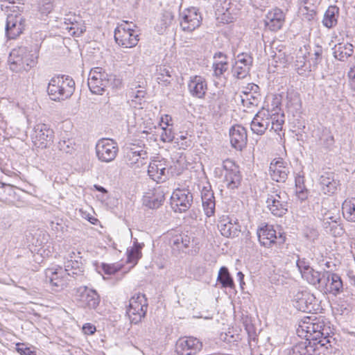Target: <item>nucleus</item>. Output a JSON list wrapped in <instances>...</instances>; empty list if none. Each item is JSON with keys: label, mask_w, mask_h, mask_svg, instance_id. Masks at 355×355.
<instances>
[{"label": "nucleus", "mask_w": 355, "mask_h": 355, "mask_svg": "<svg viewBox=\"0 0 355 355\" xmlns=\"http://www.w3.org/2000/svg\"><path fill=\"white\" fill-rule=\"evenodd\" d=\"M75 91V82L72 78L65 75H57L51 78L47 93L54 101H60L70 98Z\"/></svg>", "instance_id": "nucleus-1"}, {"label": "nucleus", "mask_w": 355, "mask_h": 355, "mask_svg": "<svg viewBox=\"0 0 355 355\" xmlns=\"http://www.w3.org/2000/svg\"><path fill=\"white\" fill-rule=\"evenodd\" d=\"M290 198L288 193L278 186L272 185L267 191L266 207L276 217H282L288 211Z\"/></svg>", "instance_id": "nucleus-2"}, {"label": "nucleus", "mask_w": 355, "mask_h": 355, "mask_svg": "<svg viewBox=\"0 0 355 355\" xmlns=\"http://www.w3.org/2000/svg\"><path fill=\"white\" fill-rule=\"evenodd\" d=\"M115 76L108 74L101 67L92 69L89 74L87 85L93 94H102L108 87H114Z\"/></svg>", "instance_id": "nucleus-3"}, {"label": "nucleus", "mask_w": 355, "mask_h": 355, "mask_svg": "<svg viewBox=\"0 0 355 355\" xmlns=\"http://www.w3.org/2000/svg\"><path fill=\"white\" fill-rule=\"evenodd\" d=\"M321 215L322 226L327 234L334 237H340L344 234L345 230L338 212L335 214L327 208H322Z\"/></svg>", "instance_id": "nucleus-4"}, {"label": "nucleus", "mask_w": 355, "mask_h": 355, "mask_svg": "<svg viewBox=\"0 0 355 355\" xmlns=\"http://www.w3.org/2000/svg\"><path fill=\"white\" fill-rule=\"evenodd\" d=\"M257 234L261 245L266 248H270L273 245H281L286 241L285 233L279 232L277 234L273 225L268 224L259 227Z\"/></svg>", "instance_id": "nucleus-5"}, {"label": "nucleus", "mask_w": 355, "mask_h": 355, "mask_svg": "<svg viewBox=\"0 0 355 355\" xmlns=\"http://www.w3.org/2000/svg\"><path fill=\"white\" fill-rule=\"evenodd\" d=\"M147 307V300L144 294L137 293L133 295L130 300L126 311L130 322L134 324L139 322L146 315Z\"/></svg>", "instance_id": "nucleus-6"}, {"label": "nucleus", "mask_w": 355, "mask_h": 355, "mask_svg": "<svg viewBox=\"0 0 355 355\" xmlns=\"http://www.w3.org/2000/svg\"><path fill=\"white\" fill-rule=\"evenodd\" d=\"M31 139L36 148H49L53 142L54 131L47 124L38 123L34 126Z\"/></svg>", "instance_id": "nucleus-7"}, {"label": "nucleus", "mask_w": 355, "mask_h": 355, "mask_svg": "<svg viewBox=\"0 0 355 355\" xmlns=\"http://www.w3.org/2000/svg\"><path fill=\"white\" fill-rule=\"evenodd\" d=\"M293 305L299 311L311 313L320 309L318 300L308 291H298L293 297Z\"/></svg>", "instance_id": "nucleus-8"}, {"label": "nucleus", "mask_w": 355, "mask_h": 355, "mask_svg": "<svg viewBox=\"0 0 355 355\" xmlns=\"http://www.w3.org/2000/svg\"><path fill=\"white\" fill-rule=\"evenodd\" d=\"M46 281L49 282L55 291H60L67 287L69 282L72 281L69 279L66 270L61 266L55 268H48L45 272Z\"/></svg>", "instance_id": "nucleus-9"}, {"label": "nucleus", "mask_w": 355, "mask_h": 355, "mask_svg": "<svg viewBox=\"0 0 355 355\" xmlns=\"http://www.w3.org/2000/svg\"><path fill=\"white\" fill-rule=\"evenodd\" d=\"M223 168L225 171L224 182H226L227 188L231 190L238 189L242 180L239 166L232 160L227 159L223 162Z\"/></svg>", "instance_id": "nucleus-10"}, {"label": "nucleus", "mask_w": 355, "mask_h": 355, "mask_svg": "<svg viewBox=\"0 0 355 355\" xmlns=\"http://www.w3.org/2000/svg\"><path fill=\"white\" fill-rule=\"evenodd\" d=\"M114 40L122 47L132 48L138 44L139 38L137 31L120 25L114 30Z\"/></svg>", "instance_id": "nucleus-11"}, {"label": "nucleus", "mask_w": 355, "mask_h": 355, "mask_svg": "<svg viewBox=\"0 0 355 355\" xmlns=\"http://www.w3.org/2000/svg\"><path fill=\"white\" fill-rule=\"evenodd\" d=\"M203 347L202 342L193 336L180 338L175 344V351L178 355H196Z\"/></svg>", "instance_id": "nucleus-12"}, {"label": "nucleus", "mask_w": 355, "mask_h": 355, "mask_svg": "<svg viewBox=\"0 0 355 355\" xmlns=\"http://www.w3.org/2000/svg\"><path fill=\"white\" fill-rule=\"evenodd\" d=\"M119 150L117 144L112 139L103 138L96 145V153L99 160L110 162L114 160Z\"/></svg>", "instance_id": "nucleus-13"}, {"label": "nucleus", "mask_w": 355, "mask_h": 355, "mask_svg": "<svg viewBox=\"0 0 355 355\" xmlns=\"http://www.w3.org/2000/svg\"><path fill=\"white\" fill-rule=\"evenodd\" d=\"M76 300L80 305L89 309H95L99 305L101 298L96 290L87 286H80L76 291Z\"/></svg>", "instance_id": "nucleus-14"}, {"label": "nucleus", "mask_w": 355, "mask_h": 355, "mask_svg": "<svg viewBox=\"0 0 355 355\" xmlns=\"http://www.w3.org/2000/svg\"><path fill=\"white\" fill-rule=\"evenodd\" d=\"M171 204L176 212L183 213L189 209L193 201V193L188 189H176L171 196Z\"/></svg>", "instance_id": "nucleus-15"}, {"label": "nucleus", "mask_w": 355, "mask_h": 355, "mask_svg": "<svg viewBox=\"0 0 355 355\" xmlns=\"http://www.w3.org/2000/svg\"><path fill=\"white\" fill-rule=\"evenodd\" d=\"M80 252H72L69 254V259L64 262V270L68 275L74 280L83 282L84 279V268Z\"/></svg>", "instance_id": "nucleus-16"}, {"label": "nucleus", "mask_w": 355, "mask_h": 355, "mask_svg": "<svg viewBox=\"0 0 355 355\" xmlns=\"http://www.w3.org/2000/svg\"><path fill=\"white\" fill-rule=\"evenodd\" d=\"M167 160L158 157L153 159L148 168V174L150 178L157 182H163L168 179L169 171Z\"/></svg>", "instance_id": "nucleus-17"}, {"label": "nucleus", "mask_w": 355, "mask_h": 355, "mask_svg": "<svg viewBox=\"0 0 355 355\" xmlns=\"http://www.w3.org/2000/svg\"><path fill=\"white\" fill-rule=\"evenodd\" d=\"M201 21L198 9L191 7L181 13L180 26L184 31L192 32L200 26Z\"/></svg>", "instance_id": "nucleus-18"}, {"label": "nucleus", "mask_w": 355, "mask_h": 355, "mask_svg": "<svg viewBox=\"0 0 355 355\" xmlns=\"http://www.w3.org/2000/svg\"><path fill=\"white\" fill-rule=\"evenodd\" d=\"M25 19L21 15H9L6 18V33L9 39H15L22 33Z\"/></svg>", "instance_id": "nucleus-19"}, {"label": "nucleus", "mask_w": 355, "mask_h": 355, "mask_svg": "<svg viewBox=\"0 0 355 355\" xmlns=\"http://www.w3.org/2000/svg\"><path fill=\"white\" fill-rule=\"evenodd\" d=\"M270 112L268 110L262 108L253 118L250 128L253 133L262 135L270 125Z\"/></svg>", "instance_id": "nucleus-20"}, {"label": "nucleus", "mask_w": 355, "mask_h": 355, "mask_svg": "<svg viewBox=\"0 0 355 355\" xmlns=\"http://www.w3.org/2000/svg\"><path fill=\"white\" fill-rule=\"evenodd\" d=\"M232 146L238 150H242L247 145L248 135L246 129L241 125H234L229 130Z\"/></svg>", "instance_id": "nucleus-21"}, {"label": "nucleus", "mask_w": 355, "mask_h": 355, "mask_svg": "<svg viewBox=\"0 0 355 355\" xmlns=\"http://www.w3.org/2000/svg\"><path fill=\"white\" fill-rule=\"evenodd\" d=\"M319 184L324 194H334L340 185L338 175L331 171L323 172L319 178Z\"/></svg>", "instance_id": "nucleus-22"}, {"label": "nucleus", "mask_w": 355, "mask_h": 355, "mask_svg": "<svg viewBox=\"0 0 355 355\" xmlns=\"http://www.w3.org/2000/svg\"><path fill=\"white\" fill-rule=\"evenodd\" d=\"M324 284L322 288H327L336 295L343 291V284L340 275L328 270L323 271Z\"/></svg>", "instance_id": "nucleus-23"}, {"label": "nucleus", "mask_w": 355, "mask_h": 355, "mask_svg": "<svg viewBox=\"0 0 355 355\" xmlns=\"http://www.w3.org/2000/svg\"><path fill=\"white\" fill-rule=\"evenodd\" d=\"M285 20L284 12L278 8L270 10L264 19L265 26L271 31H277L282 28Z\"/></svg>", "instance_id": "nucleus-24"}, {"label": "nucleus", "mask_w": 355, "mask_h": 355, "mask_svg": "<svg viewBox=\"0 0 355 355\" xmlns=\"http://www.w3.org/2000/svg\"><path fill=\"white\" fill-rule=\"evenodd\" d=\"M188 89L193 97L204 98L207 91V81L200 76H191L188 83Z\"/></svg>", "instance_id": "nucleus-25"}, {"label": "nucleus", "mask_w": 355, "mask_h": 355, "mask_svg": "<svg viewBox=\"0 0 355 355\" xmlns=\"http://www.w3.org/2000/svg\"><path fill=\"white\" fill-rule=\"evenodd\" d=\"M282 159L272 162L269 168L270 175L277 182H285L288 178L289 168Z\"/></svg>", "instance_id": "nucleus-26"}, {"label": "nucleus", "mask_w": 355, "mask_h": 355, "mask_svg": "<svg viewBox=\"0 0 355 355\" xmlns=\"http://www.w3.org/2000/svg\"><path fill=\"white\" fill-rule=\"evenodd\" d=\"M202 204L205 214L211 217L215 214L216 201L213 190L210 185L205 186L201 190Z\"/></svg>", "instance_id": "nucleus-27"}, {"label": "nucleus", "mask_w": 355, "mask_h": 355, "mask_svg": "<svg viewBox=\"0 0 355 355\" xmlns=\"http://www.w3.org/2000/svg\"><path fill=\"white\" fill-rule=\"evenodd\" d=\"M164 192L160 187L146 192L143 197V205L149 209L159 208L164 201Z\"/></svg>", "instance_id": "nucleus-28"}, {"label": "nucleus", "mask_w": 355, "mask_h": 355, "mask_svg": "<svg viewBox=\"0 0 355 355\" xmlns=\"http://www.w3.org/2000/svg\"><path fill=\"white\" fill-rule=\"evenodd\" d=\"M193 239L189 235L181 233L173 235L170 239V245L172 252L176 256L181 252H186V250L189 247Z\"/></svg>", "instance_id": "nucleus-29"}, {"label": "nucleus", "mask_w": 355, "mask_h": 355, "mask_svg": "<svg viewBox=\"0 0 355 355\" xmlns=\"http://www.w3.org/2000/svg\"><path fill=\"white\" fill-rule=\"evenodd\" d=\"M218 227L221 234L227 238L236 237L241 232V226L237 219H236L234 223L232 220L229 219V218L222 219L219 221Z\"/></svg>", "instance_id": "nucleus-30"}, {"label": "nucleus", "mask_w": 355, "mask_h": 355, "mask_svg": "<svg viewBox=\"0 0 355 355\" xmlns=\"http://www.w3.org/2000/svg\"><path fill=\"white\" fill-rule=\"evenodd\" d=\"M313 320H315L313 324L309 327L311 333L306 339L308 341L317 340L319 338L318 336H327L328 331H331L330 327L326 324L323 318L314 317Z\"/></svg>", "instance_id": "nucleus-31"}, {"label": "nucleus", "mask_w": 355, "mask_h": 355, "mask_svg": "<svg viewBox=\"0 0 355 355\" xmlns=\"http://www.w3.org/2000/svg\"><path fill=\"white\" fill-rule=\"evenodd\" d=\"M23 53H25V48H19L18 50H12L8 57L10 68L12 71H28V67H24Z\"/></svg>", "instance_id": "nucleus-32"}, {"label": "nucleus", "mask_w": 355, "mask_h": 355, "mask_svg": "<svg viewBox=\"0 0 355 355\" xmlns=\"http://www.w3.org/2000/svg\"><path fill=\"white\" fill-rule=\"evenodd\" d=\"M339 14L340 8L337 6H329L324 14L322 21L323 26L327 28L335 27L338 24Z\"/></svg>", "instance_id": "nucleus-33"}, {"label": "nucleus", "mask_w": 355, "mask_h": 355, "mask_svg": "<svg viewBox=\"0 0 355 355\" xmlns=\"http://www.w3.org/2000/svg\"><path fill=\"white\" fill-rule=\"evenodd\" d=\"M333 49L334 58L342 62L346 61L354 53V46L350 43H339Z\"/></svg>", "instance_id": "nucleus-34"}, {"label": "nucleus", "mask_w": 355, "mask_h": 355, "mask_svg": "<svg viewBox=\"0 0 355 355\" xmlns=\"http://www.w3.org/2000/svg\"><path fill=\"white\" fill-rule=\"evenodd\" d=\"M314 351L315 348L311 341L305 340L289 349L288 355H313Z\"/></svg>", "instance_id": "nucleus-35"}, {"label": "nucleus", "mask_w": 355, "mask_h": 355, "mask_svg": "<svg viewBox=\"0 0 355 355\" xmlns=\"http://www.w3.org/2000/svg\"><path fill=\"white\" fill-rule=\"evenodd\" d=\"M302 277L309 284L315 287L322 288L324 284L323 272L316 271L313 268L302 275Z\"/></svg>", "instance_id": "nucleus-36"}, {"label": "nucleus", "mask_w": 355, "mask_h": 355, "mask_svg": "<svg viewBox=\"0 0 355 355\" xmlns=\"http://www.w3.org/2000/svg\"><path fill=\"white\" fill-rule=\"evenodd\" d=\"M217 282L220 284L221 288H234L235 287L234 279L226 266L220 267L217 277Z\"/></svg>", "instance_id": "nucleus-37"}, {"label": "nucleus", "mask_w": 355, "mask_h": 355, "mask_svg": "<svg viewBox=\"0 0 355 355\" xmlns=\"http://www.w3.org/2000/svg\"><path fill=\"white\" fill-rule=\"evenodd\" d=\"M144 246L143 243H138L135 239L133 242V246L127 251L128 262L136 264L141 257V249Z\"/></svg>", "instance_id": "nucleus-38"}, {"label": "nucleus", "mask_w": 355, "mask_h": 355, "mask_svg": "<svg viewBox=\"0 0 355 355\" xmlns=\"http://www.w3.org/2000/svg\"><path fill=\"white\" fill-rule=\"evenodd\" d=\"M244 95L245 97L241 98V103L244 107L251 108L259 105L261 101L260 94L254 91L253 93H245Z\"/></svg>", "instance_id": "nucleus-39"}, {"label": "nucleus", "mask_w": 355, "mask_h": 355, "mask_svg": "<svg viewBox=\"0 0 355 355\" xmlns=\"http://www.w3.org/2000/svg\"><path fill=\"white\" fill-rule=\"evenodd\" d=\"M344 217L351 222H355V198L345 200L342 207Z\"/></svg>", "instance_id": "nucleus-40"}, {"label": "nucleus", "mask_w": 355, "mask_h": 355, "mask_svg": "<svg viewBox=\"0 0 355 355\" xmlns=\"http://www.w3.org/2000/svg\"><path fill=\"white\" fill-rule=\"evenodd\" d=\"M287 107L293 110H299L302 107V101L297 92H292L287 94Z\"/></svg>", "instance_id": "nucleus-41"}, {"label": "nucleus", "mask_w": 355, "mask_h": 355, "mask_svg": "<svg viewBox=\"0 0 355 355\" xmlns=\"http://www.w3.org/2000/svg\"><path fill=\"white\" fill-rule=\"evenodd\" d=\"M250 68L245 64H239L235 62L232 68V73L236 78L243 79L249 74Z\"/></svg>", "instance_id": "nucleus-42"}, {"label": "nucleus", "mask_w": 355, "mask_h": 355, "mask_svg": "<svg viewBox=\"0 0 355 355\" xmlns=\"http://www.w3.org/2000/svg\"><path fill=\"white\" fill-rule=\"evenodd\" d=\"M173 164L168 166L169 174L172 176H178L182 173L185 168V160L181 157L180 159L173 161Z\"/></svg>", "instance_id": "nucleus-43"}, {"label": "nucleus", "mask_w": 355, "mask_h": 355, "mask_svg": "<svg viewBox=\"0 0 355 355\" xmlns=\"http://www.w3.org/2000/svg\"><path fill=\"white\" fill-rule=\"evenodd\" d=\"M295 67L299 74H303L305 72L313 71L310 63H306V54L297 57Z\"/></svg>", "instance_id": "nucleus-44"}, {"label": "nucleus", "mask_w": 355, "mask_h": 355, "mask_svg": "<svg viewBox=\"0 0 355 355\" xmlns=\"http://www.w3.org/2000/svg\"><path fill=\"white\" fill-rule=\"evenodd\" d=\"M322 47L320 45H315L313 49V57H311L309 63L311 66L312 70L315 71L318 64L321 62L322 60Z\"/></svg>", "instance_id": "nucleus-45"}, {"label": "nucleus", "mask_w": 355, "mask_h": 355, "mask_svg": "<svg viewBox=\"0 0 355 355\" xmlns=\"http://www.w3.org/2000/svg\"><path fill=\"white\" fill-rule=\"evenodd\" d=\"M214 74L216 77H220L228 69L227 60H216L213 63Z\"/></svg>", "instance_id": "nucleus-46"}, {"label": "nucleus", "mask_w": 355, "mask_h": 355, "mask_svg": "<svg viewBox=\"0 0 355 355\" xmlns=\"http://www.w3.org/2000/svg\"><path fill=\"white\" fill-rule=\"evenodd\" d=\"M276 113L270 114V118H271V128L273 129L279 135H280L279 131L282 130V125L284 123V114H282L280 117L275 116Z\"/></svg>", "instance_id": "nucleus-47"}, {"label": "nucleus", "mask_w": 355, "mask_h": 355, "mask_svg": "<svg viewBox=\"0 0 355 355\" xmlns=\"http://www.w3.org/2000/svg\"><path fill=\"white\" fill-rule=\"evenodd\" d=\"M166 127L162 128V133L160 135L161 140L164 142H171L176 138L168 123H166Z\"/></svg>", "instance_id": "nucleus-48"}, {"label": "nucleus", "mask_w": 355, "mask_h": 355, "mask_svg": "<svg viewBox=\"0 0 355 355\" xmlns=\"http://www.w3.org/2000/svg\"><path fill=\"white\" fill-rule=\"evenodd\" d=\"M315 320H313V318L311 316L304 318L302 321L300 322L297 333H300L301 329L302 331L306 332V334L305 335V337L308 338L309 334L311 333L309 332V330H311L309 327L313 324Z\"/></svg>", "instance_id": "nucleus-49"}, {"label": "nucleus", "mask_w": 355, "mask_h": 355, "mask_svg": "<svg viewBox=\"0 0 355 355\" xmlns=\"http://www.w3.org/2000/svg\"><path fill=\"white\" fill-rule=\"evenodd\" d=\"M146 92L144 90L132 91L131 92L132 102L135 106L141 105L145 102Z\"/></svg>", "instance_id": "nucleus-50"}, {"label": "nucleus", "mask_w": 355, "mask_h": 355, "mask_svg": "<svg viewBox=\"0 0 355 355\" xmlns=\"http://www.w3.org/2000/svg\"><path fill=\"white\" fill-rule=\"evenodd\" d=\"M296 266L301 275L311 268L310 261L306 258H300L299 256H297Z\"/></svg>", "instance_id": "nucleus-51"}, {"label": "nucleus", "mask_w": 355, "mask_h": 355, "mask_svg": "<svg viewBox=\"0 0 355 355\" xmlns=\"http://www.w3.org/2000/svg\"><path fill=\"white\" fill-rule=\"evenodd\" d=\"M235 62H238L239 64H245V66L251 67L253 62V58L250 54L242 53L237 55Z\"/></svg>", "instance_id": "nucleus-52"}, {"label": "nucleus", "mask_w": 355, "mask_h": 355, "mask_svg": "<svg viewBox=\"0 0 355 355\" xmlns=\"http://www.w3.org/2000/svg\"><path fill=\"white\" fill-rule=\"evenodd\" d=\"M159 71L160 72L157 76V80H159V82H163L166 85H167L171 81L170 78L171 76L170 74V71L164 67H160Z\"/></svg>", "instance_id": "nucleus-53"}, {"label": "nucleus", "mask_w": 355, "mask_h": 355, "mask_svg": "<svg viewBox=\"0 0 355 355\" xmlns=\"http://www.w3.org/2000/svg\"><path fill=\"white\" fill-rule=\"evenodd\" d=\"M128 157H137L135 163H137L139 159H146L147 157V152L144 150H135L134 148H131L130 152L127 154Z\"/></svg>", "instance_id": "nucleus-54"}, {"label": "nucleus", "mask_w": 355, "mask_h": 355, "mask_svg": "<svg viewBox=\"0 0 355 355\" xmlns=\"http://www.w3.org/2000/svg\"><path fill=\"white\" fill-rule=\"evenodd\" d=\"M23 57L25 62L24 67H28V70L35 64L37 57L34 56L33 54L28 53L26 49L25 53H23Z\"/></svg>", "instance_id": "nucleus-55"}, {"label": "nucleus", "mask_w": 355, "mask_h": 355, "mask_svg": "<svg viewBox=\"0 0 355 355\" xmlns=\"http://www.w3.org/2000/svg\"><path fill=\"white\" fill-rule=\"evenodd\" d=\"M16 349L21 355H36L34 351L26 347L24 343H17Z\"/></svg>", "instance_id": "nucleus-56"}, {"label": "nucleus", "mask_w": 355, "mask_h": 355, "mask_svg": "<svg viewBox=\"0 0 355 355\" xmlns=\"http://www.w3.org/2000/svg\"><path fill=\"white\" fill-rule=\"evenodd\" d=\"M304 175L297 174L295 178V184L297 190H304L306 189V187L304 184Z\"/></svg>", "instance_id": "nucleus-57"}, {"label": "nucleus", "mask_w": 355, "mask_h": 355, "mask_svg": "<svg viewBox=\"0 0 355 355\" xmlns=\"http://www.w3.org/2000/svg\"><path fill=\"white\" fill-rule=\"evenodd\" d=\"M347 76L349 78V85L350 89L355 92V66L350 68L347 73Z\"/></svg>", "instance_id": "nucleus-58"}, {"label": "nucleus", "mask_w": 355, "mask_h": 355, "mask_svg": "<svg viewBox=\"0 0 355 355\" xmlns=\"http://www.w3.org/2000/svg\"><path fill=\"white\" fill-rule=\"evenodd\" d=\"M69 31H73V35L80 36L86 31V27L78 23V26H72L68 28Z\"/></svg>", "instance_id": "nucleus-59"}, {"label": "nucleus", "mask_w": 355, "mask_h": 355, "mask_svg": "<svg viewBox=\"0 0 355 355\" xmlns=\"http://www.w3.org/2000/svg\"><path fill=\"white\" fill-rule=\"evenodd\" d=\"M77 18L80 19V17H76L74 15L69 14L64 17V23L67 24H71L72 26H78V22Z\"/></svg>", "instance_id": "nucleus-60"}, {"label": "nucleus", "mask_w": 355, "mask_h": 355, "mask_svg": "<svg viewBox=\"0 0 355 355\" xmlns=\"http://www.w3.org/2000/svg\"><path fill=\"white\" fill-rule=\"evenodd\" d=\"M295 193H296L297 198L301 202H303L308 198L309 191L307 189H306L304 190H297V191H295Z\"/></svg>", "instance_id": "nucleus-61"}, {"label": "nucleus", "mask_w": 355, "mask_h": 355, "mask_svg": "<svg viewBox=\"0 0 355 355\" xmlns=\"http://www.w3.org/2000/svg\"><path fill=\"white\" fill-rule=\"evenodd\" d=\"M83 331L85 334L92 335L96 331V327L90 323H86L83 327Z\"/></svg>", "instance_id": "nucleus-62"}, {"label": "nucleus", "mask_w": 355, "mask_h": 355, "mask_svg": "<svg viewBox=\"0 0 355 355\" xmlns=\"http://www.w3.org/2000/svg\"><path fill=\"white\" fill-rule=\"evenodd\" d=\"M330 332L328 331V334L327 336H318V339H317V342L318 344H320L321 346H325L327 344L330 343Z\"/></svg>", "instance_id": "nucleus-63"}, {"label": "nucleus", "mask_w": 355, "mask_h": 355, "mask_svg": "<svg viewBox=\"0 0 355 355\" xmlns=\"http://www.w3.org/2000/svg\"><path fill=\"white\" fill-rule=\"evenodd\" d=\"M175 140V143H177L178 145L183 149H186L191 146V140L190 139H187V140L182 141L181 142L179 141V138H176Z\"/></svg>", "instance_id": "nucleus-64"}]
</instances>
